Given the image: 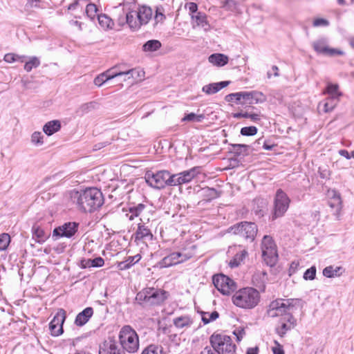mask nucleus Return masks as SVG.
<instances>
[{
    "mask_svg": "<svg viewBox=\"0 0 354 354\" xmlns=\"http://www.w3.org/2000/svg\"><path fill=\"white\" fill-rule=\"evenodd\" d=\"M71 197L78 209L84 212H95L104 204L102 193L95 187L73 191L71 192Z\"/></svg>",
    "mask_w": 354,
    "mask_h": 354,
    "instance_id": "f257e3e1",
    "label": "nucleus"
},
{
    "mask_svg": "<svg viewBox=\"0 0 354 354\" xmlns=\"http://www.w3.org/2000/svg\"><path fill=\"white\" fill-rule=\"evenodd\" d=\"M152 16V9L149 6H142L134 12H127L124 18L119 17L118 23L120 26L127 24L132 31H137L142 26L147 24Z\"/></svg>",
    "mask_w": 354,
    "mask_h": 354,
    "instance_id": "f03ea898",
    "label": "nucleus"
},
{
    "mask_svg": "<svg viewBox=\"0 0 354 354\" xmlns=\"http://www.w3.org/2000/svg\"><path fill=\"white\" fill-rule=\"evenodd\" d=\"M259 292L252 287H246L236 291L232 297V303L237 307L249 310L255 308L259 303Z\"/></svg>",
    "mask_w": 354,
    "mask_h": 354,
    "instance_id": "7ed1b4c3",
    "label": "nucleus"
},
{
    "mask_svg": "<svg viewBox=\"0 0 354 354\" xmlns=\"http://www.w3.org/2000/svg\"><path fill=\"white\" fill-rule=\"evenodd\" d=\"M121 348L129 353H135L139 349V337L136 331L130 326L122 327L118 335Z\"/></svg>",
    "mask_w": 354,
    "mask_h": 354,
    "instance_id": "20e7f679",
    "label": "nucleus"
},
{
    "mask_svg": "<svg viewBox=\"0 0 354 354\" xmlns=\"http://www.w3.org/2000/svg\"><path fill=\"white\" fill-rule=\"evenodd\" d=\"M168 295V292L164 290L146 288L138 292L136 299L145 305H160L167 299Z\"/></svg>",
    "mask_w": 354,
    "mask_h": 354,
    "instance_id": "39448f33",
    "label": "nucleus"
},
{
    "mask_svg": "<svg viewBox=\"0 0 354 354\" xmlns=\"http://www.w3.org/2000/svg\"><path fill=\"white\" fill-rule=\"evenodd\" d=\"M212 347L218 354H236V345L230 336L224 333H214L209 337Z\"/></svg>",
    "mask_w": 354,
    "mask_h": 354,
    "instance_id": "423d86ee",
    "label": "nucleus"
},
{
    "mask_svg": "<svg viewBox=\"0 0 354 354\" xmlns=\"http://www.w3.org/2000/svg\"><path fill=\"white\" fill-rule=\"evenodd\" d=\"M145 178L150 187L157 189H163L166 186H174L173 174L167 170H161L156 173L147 171Z\"/></svg>",
    "mask_w": 354,
    "mask_h": 354,
    "instance_id": "0eeeda50",
    "label": "nucleus"
},
{
    "mask_svg": "<svg viewBox=\"0 0 354 354\" xmlns=\"http://www.w3.org/2000/svg\"><path fill=\"white\" fill-rule=\"evenodd\" d=\"M299 303L297 299H277L270 302L268 313L272 317L283 316L286 314H290L289 312Z\"/></svg>",
    "mask_w": 354,
    "mask_h": 354,
    "instance_id": "6e6552de",
    "label": "nucleus"
},
{
    "mask_svg": "<svg viewBox=\"0 0 354 354\" xmlns=\"http://www.w3.org/2000/svg\"><path fill=\"white\" fill-rule=\"evenodd\" d=\"M262 257L265 263L272 267L278 261L277 245L270 236L265 235L261 242Z\"/></svg>",
    "mask_w": 354,
    "mask_h": 354,
    "instance_id": "1a4fd4ad",
    "label": "nucleus"
},
{
    "mask_svg": "<svg viewBox=\"0 0 354 354\" xmlns=\"http://www.w3.org/2000/svg\"><path fill=\"white\" fill-rule=\"evenodd\" d=\"M195 246L192 245L189 250H183L180 252H175L165 257L160 262V268H168L174 265L181 263L191 259L194 255Z\"/></svg>",
    "mask_w": 354,
    "mask_h": 354,
    "instance_id": "9d476101",
    "label": "nucleus"
},
{
    "mask_svg": "<svg viewBox=\"0 0 354 354\" xmlns=\"http://www.w3.org/2000/svg\"><path fill=\"white\" fill-rule=\"evenodd\" d=\"M230 232L252 243L257 234L258 229L254 223L244 221L231 227Z\"/></svg>",
    "mask_w": 354,
    "mask_h": 354,
    "instance_id": "9b49d317",
    "label": "nucleus"
},
{
    "mask_svg": "<svg viewBox=\"0 0 354 354\" xmlns=\"http://www.w3.org/2000/svg\"><path fill=\"white\" fill-rule=\"evenodd\" d=\"M290 203V199L288 195L281 189H278L274 198L272 220L283 216L288 210Z\"/></svg>",
    "mask_w": 354,
    "mask_h": 354,
    "instance_id": "f8f14e48",
    "label": "nucleus"
},
{
    "mask_svg": "<svg viewBox=\"0 0 354 354\" xmlns=\"http://www.w3.org/2000/svg\"><path fill=\"white\" fill-rule=\"evenodd\" d=\"M213 283L223 295H228L236 288L235 282L223 274L214 275L213 277Z\"/></svg>",
    "mask_w": 354,
    "mask_h": 354,
    "instance_id": "ddd939ff",
    "label": "nucleus"
},
{
    "mask_svg": "<svg viewBox=\"0 0 354 354\" xmlns=\"http://www.w3.org/2000/svg\"><path fill=\"white\" fill-rule=\"evenodd\" d=\"M201 171L200 167H194L190 169L173 174L174 186L181 185L191 182Z\"/></svg>",
    "mask_w": 354,
    "mask_h": 354,
    "instance_id": "4468645a",
    "label": "nucleus"
},
{
    "mask_svg": "<svg viewBox=\"0 0 354 354\" xmlns=\"http://www.w3.org/2000/svg\"><path fill=\"white\" fill-rule=\"evenodd\" d=\"M79 224L75 222H67L55 227L53 232V237L71 238L77 232Z\"/></svg>",
    "mask_w": 354,
    "mask_h": 354,
    "instance_id": "2eb2a0df",
    "label": "nucleus"
},
{
    "mask_svg": "<svg viewBox=\"0 0 354 354\" xmlns=\"http://www.w3.org/2000/svg\"><path fill=\"white\" fill-rule=\"evenodd\" d=\"M297 321L292 314H286L281 317L279 321L278 325L275 328L276 333L280 336L283 337L286 333L295 327Z\"/></svg>",
    "mask_w": 354,
    "mask_h": 354,
    "instance_id": "dca6fc26",
    "label": "nucleus"
},
{
    "mask_svg": "<svg viewBox=\"0 0 354 354\" xmlns=\"http://www.w3.org/2000/svg\"><path fill=\"white\" fill-rule=\"evenodd\" d=\"M66 313L60 309L49 324V329L53 336L57 337L63 333V324L65 321Z\"/></svg>",
    "mask_w": 354,
    "mask_h": 354,
    "instance_id": "f3484780",
    "label": "nucleus"
},
{
    "mask_svg": "<svg viewBox=\"0 0 354 354\" xmlns=\"http://www.w3.org/2000/svg\"><path fill=\"white\" fill-rule=\"evenodd\" d=\"M141 223L138 224L136 232L133 234L135 241H151L153 239V234L150 229L145 225V221L148 222L149 218L145 217L140 218Z\"/></svg>",
    "mask_w": 354,
    "mask_h": 354,
    "instance_id": "a211bd4d",
    "label": "nucleus"
},
{
    "mask_svg": "<svg viewBox=\"0 0 354 354\" xmlns=\"http://www.w3.org/2000/svg\"><path fill=\"white\" fill-rule=\"evenodd\" d=\"M313 46L314 50L317 53L319 54H323L329 56H334L335 55H344V52L340 50L329 48L327 45V41L326 39H320L317 41H314L313 44Z\"/></svg>",
    "mask_w": 354,
    "mask_h": 354,
    "instance_id": "6ab92c4d",
    "label": "nucleus"
},
{
    "mask_svg": "<svg viewBox=\"0 0 354 354\" xmlns=\"http://www.w3.org/2000/svg\"><path fill=\"white\" fill-rule=\"evenodd\" d=\"M266 100V96L261 91H243V102L242 104H261L265 102Z\"/></svg>",
    "mask_w": 354,
    "mask_h": 354,
    "instance_id": "aec40b11",
    "label": "nucleus"
},
{
    "mask_svg": "<svg viewBox=\"0 0 354 354\" xmlns=\"http://www.w3.org/2000/svg\"><path fill=\"white\" fill-rule=\"evenodd\" d=\"M99 354H125V352L119 347L115 340L109 339L104 341L100 346Z\"/></svg>",
    "mask_w": 354,
    "mask_h": 354,
    "instance_id": "412c9836",
    "label": "nucleus"
},
{
    "mask_svg": "<svg viewBox=\"0 0 354 354\" xmlns=\"http://www.w3.org/2000/svg\"><path fill=\"white\" fill-rule=\"evenodd\" d=\"M93 315V309L91 307L84 308L82 312L79 313L75 319V324L77 326H83L85 325Z\"/></svg>",
    "mask_w": 354,
    "mask_h": 354,
    "instance_id": "4be33fe9",
    "label": "nucleus"
},
{
    "mask_svg": "<svg viewBox=\"0 0 354 354\" xmlns=\"http://www.w3.org/2000/svg\"><path fill=\"white\" fill-rule=\"evenodd\" d=\"M230 83V81H223L220 82L211 83L203 86L202 88V91L206 93L207 95H212L216 93L222 88L228 86Z\"/></svg>",
    "mask_w": 354,
    "mask_h": 354,
    "instance_id": "5701e85b",
    "label": "nucleus"
},
{
    "mask_svg": "<svg viewBox=\"0 0 354 354\" xmlns=\"http://www.w3.org/2000/svg\"><path fill=\"white\" fill-rule=\"evenodd\" d=\"M192 19L197 26L201 27L204 30H209L210 25L207 21L206 14L201 12H196V15H192Z\"/></svg>",
    "mask_w": 354,
    "mask_h": 354,
    "instance_id": "b1692460",
    "label": "nucleus"
},
{
    "mask_svg": "<svg viewBox=\"0 0 354 354\" xmlns=\"http://www.w3.org/2000/svg\"><path fill=\"white\" fill-rule=\"evenodd\" d=\"M268 281V275L265 271H258L252 277L254 286L261 290H264Z\"/></svg>",
    "mask_w": 354,
    "mask_h": 354,
    "instance_id": "393cba45",
    "label": "nucleus"
},
{
    "mask_svg": "<svg viewBox=\"0 0 354 354\" xmlns=\"http://www.w3.org/2000/svg\"><path fill=\"white\" fill-rule=\"evenodd\" d=\"M97 21L100 28L105 31L113 28L114 22L113 19L106 14L101 13L97 15Z\"/></svg>",
    "mask_w": 354,
    "mask_h": 354,
    "instance_id": "a878e982",
    "label": "nucleus"
},
{
    "mask_svg": "<svg viewBox=\"0 0 354 354\" xmlns=\"http://www.w3.org/2000/svg\"><path fill=\"white\" fill-rule=\"evenodd\" d=\"M61 129V123L59 120H55L46 122L43 127V131L47 136H52L59 131Z\"/></svg>",
    "mask_w": 354,
    "mask_h": 354,
    "instance_id": "bb28decb",
    "label": "nucleus"
},
{
    "mask_svg": "<svg viewBox=\"0 0 354 354\" xmlns=\"http://www.w3.org/2000/svg\"><path fill=\"white\" fill-rule=\"evenodd\" d=\"M228 57L221 53H214L211 55L208 61L214 66H223L228 62Z\"/></svg>",
    "mask_w": 354,
    "mask_h": 354,
    "instance_id": "cd10ccee",
    "label": "nucleus"
},
{
    "mask_svg": "<svg viewBox=\"0 0 354 354\" xmlns=\"http://www.w3.org/2000/svg\"><path fill=\"white\" fill-rule=\"evenodd\" d=\"M173 323L178 328H188L193 324V319L189 315H183L174 318Z\"/></svg>",
    "mask_w": 354,
    "mask_h": 354,
    "instance_id": "c85d7f7f",
    "label": "nucleus"
},
{
    "mask_svg": "<svg viewBox=\"0 0 354 354\" xmlns=\"http://www.w3.org/2000/svg\"><path fill=\"white\" fill-rule=\"evenodd\" d=\"M32 238L36 242L42 243L48 237V235L39 225L35 224L32 227Z\"/></svg>",
    "mask_w": 354,
    "mask_h": 354,
    "instance_id": "c756f323",
    "label": "nucleus"
},
{
    "mask_svg": "<svg viewBox=\"0 0 354 354\" xmlns=\"http://www.w3.org/2000/svg\"><path fill=\"white\" fill-rule=\"evenodd\" d=\"M140 259V254L130 256L128 257L124 261L120 262L118 266L120 268V270H127L129 269L133 265H135L136 263H138Z\"/></svg>",
    "mask_w": 354,
    "mask_h": 354,
    "instance_id": "7c9ffc66",
    "label": "nucleus"
},
{
    "mask_svg": "<svg viewBox=\"0 0 354 354\" xmlns=\"http://www.w3.org/2000/svg\"><path fill=\"white\" fill-rule=\"evenodd\" d=\"M324 94H327L333 98L339 99L342 93L339 91V86L337 84L328 83L326 89L323 91Z\"/></svg>",
    "mask_w": 354,
    "mask_h": 354,
    "instance_id": "2f4dec72",
    "label": "nucleus"
},
{
    "mask_svg": "<svg viewBox=\"0 0 354 354\" xmlns=\"http://www.w3.org/2000/svg\"><path fill=\"white\" fill-rule=\"evenodd\" d=\"M248 255V252L245 249H241L236 252L233 259L230 261V266L231 268H236L239 266L241 262L245 259Z\"/></svg>",
    "mask_w": 354,
    "mask_h": 354,
    "instance_id": "473e14b6",
    "label": "nucleus"
},
{
    "mask_svg": "<svg viewBox=\"0 0 354 354\" xmlns=\"http://www.w3.org/2000/svg\"><path fill=\"white\" fill-rule=\"evenodd\" d=\"M201 194L204 198V200L206 201H210L220 196L219 192L216 189L208 187H204L201 189Z\"/></svg>",
    "mask_w": 354,
    "mask_h": 354,
    "instance_id": "72a5a7b5",
    "label": "nucleus"
},
{
    "mask_svg": "<svg viewBox=\"0 0 354 354\" xmlns=\"http://www.w3.org/2000/svg\"><path fill=\"white\" fill-rule=\"evenodd\" d=\"M342 270V268L340 266L334 267L333 266H329L323 270V275L328 278L339 277L342 274V272H340Z\"/></svg>",
    "mask_w": 354,
    "mask_h": 354,
    "instance_id": "f704fd0d",
    "label": "nucleus"
},
{
    "mask_svg": "<svg viewBox=\"0 0 354 354\" xmlns=\"http://www.w3.org/2000/svg\"><path fill=\"white\" fill-rule=\"evenodd\" d=\"M145 208V205L142 203H140L136 206L130 207L129 209V213H127L126 216L129 218L130 221H132L134 219L135 217L141 215Z\"/></svg>",
    "mask_w": 354,
    "mask_h": 354,
    "instance_id": "c9c22d12",
    "label": "nucleus"
},
{
    "mask_svg": "<svg viewBox=\"0 0 354 354\" xmlns=\"http://www.w3.org/2000/svg\"><path fill=\"white\" fill-rule=\"evenodd\" d=\"M161 43L160 41L156 39H151L147 41L143 46L142 50L145 52H155L159 50L161 47Z\"/></svg>",
    "mask_w": 354,
    "mask_h": 354,
    "instance_id": "e433bc0d",
    "label": "nucleus"
},
{
    "mask_svg": "<svg viewBox=\"0 0 354 354\" xmlns=\"http://www.w3.org/2000/svg\"><path fill=\"white\" fill-rule=\"evenodd\" d=\"M24 62V68L26 72H30L32 68H37L41 64L39 59L36 56L28 57V60L27 61L26 59Z\"/></svg>",
    "mask_w": 354,
    "mask_h": 354,
    "instance_id": "4c0bfd02",
    "label": "nucleus"
},
{
    "mask_svg": "<svg viewBox=\"0 0 354 354\" xmlns=\"http://www.w3.org/2000/svg\"><path fill=\"white\" fill-rule=\"evenodd\" d=\"M141 354H166L163 351V347L161 345L150 344L142 351Z\"/></svg>",
    "mask_w": 354,
    "mask_h": 354,
    "instance_id": "58836bf2",
    "label": "nucleus"
},
{
    "mask_svg": "<svg viewBox=\"0 0 354 354\" xmlns=\"http://www.w3.org/2000/svg\"><path fill=\"white\" fill-rule=\"evenodd\" d=\"M233 118H250L252 122H257L261 120L260 113H250L248 112H239L233 113Z\"/></svg>",
    "mask_w": 354,
    "mask_h": 354,
    "instance_id": "ea45409f",
    "label": "nucleus"
},
{
    "mask_svg": "<svg viewBox=\"0 0 354 354\" xmlns=\"http://www.w3.org/2000/svg\"><path fill=\"white\" fill-rule=\"evenodd\" d=\"M339 102V99L333 98L330 97H327L324 102V111L325 113L332 111Z\"/></svg>",
    "mask_w": 354,
    "mask_h": 354,
    "instance_id": "a19ab883",
    "label": "nucleus"
},
{
    "mask_svg": "<svg viewBox=\"0 0 354 354\" xmlns=\"http://www.w3.org/2000/svg\"><path fill=\"white\" fill-rule=\"evenodd\" d=\"M249 145L235 144L232 145V151L238 156H245L248 154Z\"/></svg>",
    "mask_w": 354,
    "mask_h": 354,
    "instance_id": "79ce46f5",
    "label": "nucleus"
},
{
    "mask_svg": "<svg viewBox=\"0 0 354 354\" xmlns=\"http://www.w3.org/2000/svg\"><path fill=\"white\" fill-rule=\"evenodd\" d=\"M115 68L116 67L115 66L111 68H109V69L106 70V71H104V73H107V75H108L109 76L113 75V79L117 77H120V76H123V75H131V76L133 77V73L136 71L135 69H129L126 71H115V72L113 71L115 69Z\"/></svg>",
    "mask_w": 354,
    "mask_h": 354,
    "instance_id": "37998d69",
    "label": "nucleus"
},
{
    "mask_svg": "<svg viewBox=\"0 0 354 354\" xmlns=\"http://www.w3.org/2000/svg\"><path fill=\"white\" fill-rule=\"evenodd\" d=\"M119 6H122L125 15L129 12H134L136 8V0H122Z\"/></svg>",
    "mask_w": 354,
    "mask_h": 354,
    "instance_id": "c03bdc74",
    "label": "nucleus"
},
{
    "mask_svg": "<svg viewBox=\"0 0 354 354\" xmlns=\"http://www.w3.org/2000/svg\"><path fill=\"white\" fill-rule=\"evenodd\" d=\"M27 58L25 55H19L15 53H7L4 55V61L8 63H13L15 62H24Z\"/></svg>",
    "mask_w": 354,
    "mask_h": 354,
    "instance_id": "a18cd8bd",
    "label": "nucleus"
},
{
    "mask_svg": "<svg viewBox=\"0 0 354 354\" xmlns=\"http://www.w3.org/2000/svg\"><path fill=\"white\" fill-rule=\"evenodd\" d=\"M113 79V75H107V73L104 72L100 73L94 79V84L98 87L102 86L104 83Z\"/></svg>",
    "mask_w": 354,
    "mask_h": 354,
    "instance_id": "49530a36",
    "label": "nucleus"
},
{
    "mask_svg": "<svg viewBox=\"0 0 354 354\" xmlns=\"http://www.w3.org/2000/svg\"><path fill=\"white\" fill-rule=\"evenodd\" d=\"M86 14L91 20H94L95 17H97L98 9L97 6L94 3H88L86 7Z\"/></svg>",
    "mask_w": 354,
    "mask_h": 354,
    "instance_id": "de8ad7c7",
    "label": "nucleus"
},
{
    "mask_svg": "<svg viewBox=\"0 0 354 354\" xmlns=\"http://www.w3.org/2000/svg\"><path fill=\"white\" fill-rule=\"evenodd\" d=\"M218 313L213 311L212 313L206 312L202 314V321L205 324L216 320L218 317Z\"/></svg>",
    "mask_w": 354,
    "mask_h": 354,
    "instance_id": "09e8293b",
    "label": "nucleus"
},
{
    "mask_svg": "<svg viewBox=\"0 0 354 354\" xmlns=\"http://www.w3.org/2000/svg\"><path fill=\"white\" fill-rule=\"evenodd\" d=\"M204 119H205V115L203 114L196 115L194 113H190L186 114L184 116V118L182 119V121L201 122Z\"/></svg>",
    "mask_w": 354,
    "mask_h": 354,
    "instance_id": "8fccbe9b",
    "label": "nucleus"
},
{
    "mask_svg": "<svg viewBox=\"0 0 354 354\" xmlns=\"http://www.w3.org/2000/svg\"><path fill=\"white\" fill-rule=\"evenodd\" d=\"M225 100L228 102H236V103H241V100H243V91L228 94L225 96Z\"/></svg>",
    "mask_w": 354,
    "mask_h": 354,
    "instance_id": "3c124183",
    "label": "nucleus"
},
{
    "mask_svg": "<svg viewBox=\"0 0 354 354\" xmlns=\"http://www.w3.org/2000/svg\"><path fill=\"white\" fill-rule=\"evenodd\" d=\"M31 142L37 146H41L44 143V136L40 131H35L31 135Z\"/></svg>",
    "mask_w": 354,
    "mask_h": 354,
    "instance_id": "603ef678",
    "label": "nucleus"
},
{
    "mask_svg": "<svg viewBox=\"0 0 354 354\" xmlns=\"http://www.w3.org/2000/svg\"><path fill=\"white\" fill-rule=\"evenodd\" d=\"M10 242V237L8 234L3 233L0 234V250L7 249Z\"/></svg>",
    "mask_w": 354,
    "mask_h": 354,
    "instance_id": "864d4df0",
    "label": "nucleus"
},
{
    "mask_svg": "<svg viewBox=\"0 0 354 354\" xmlns=\"http://www.w3.org/2000/svg\"><path fill=\"white\" fill-rule=\"evenodd\" d=\"M257 128L254 126L245 127L241 128V134L245 136H254L257 133Z\"/></svg>",
    "mask_w": 354,
    "mask_h": 354,
    "instance_id": "5fc2aeb1",
    "label": "nucleus"
},
{
    "mask_svg": "<svg viewBox=\"0 0 354 354\" xmlns=\"http://www.w3.org/2000/svg\"><path fill=\"white\" fill-rule=\"evenodd\" d=\"M335 198H336L335 201H333V200L329 201L328 205L331 208L335 209L337 212H339L342 208L341 196H337Z\"/></svg>",
    "mask_w": 354,
    "mask_h": 354,
    "instance_id": "6e6d98bb",
    "label": "nucleus"
},
{
    "mask_svg": "<svg viewBox=\"0 0 354 354\" xmlns=\"http://www.w3.org/2000/svg\"><path fill=\"white\" fill-rule=\"evenodd\" d=\"M315 275L316 268L315 266H312L306 270L304 274V278L306 280H313L315 278Z\"/></svg>",
    "mask_w": 354,
    "mask_h": 354,
    "instance_id": "4d7b16f0",
    "label": "nucleus"
},
{
    "mask_svg": "<svg viewBox=\"0 0 354 354\" xmlns=\"http://www.w3.org/2000/svg\"><path fill=\"white\" fill-rule=\"evenodd\" d=\"M165 19V15L163 14L162 8H156V14L154 16V20L156 24L163 22Z\"/></svg>",
    "mask_w": 354,
    "mask_h": 354,
    "instance_id": "13d9d810",
    "label": "nucleus"
},
{
    "mask_svg": "<svg viewBox=\"0 0 354 354\" xmlns=\"http://www.w3.org/2000/svg\"><path fill=\"white\" fill-rule=\"evenodd\" d=\"M222 8L227 10H234L236 9V2L234 0H225L222 2Z\"/></svg>",
    "mask_w": 354,
    "mask_h": 354,
    "instance_id": "bf43d9fd",
    "label": "nucleus"
},
{
    "mask_svg": "<svg viewBox=\"0 0 354 354\" xmlns=\"http://www.w3.org/2000/svg\"><path fill=\"white\" fill-rule=\"evenodd\" d=\"M329 25V21L325 19L317 18L315 19L313 21V26L315 27L318 26H328Z\"/></svg>",
    "mask_w": 354,
    "mask_h": 354,
    "instance_id": "052dcab7",
    "label": "nucleus"
},
{
    "mask_svg": "<svg viewBox=\"0 0 354 354\" xmlns=\"http://www.w3.org/2000/svg\"><path fill=\"white\" fill-rule=\"evenodd\" d=\"M92 267L100 268L104 266V261L102 257H97L91 260Z\"/></svg>",
    "mask_w": 354,
    "mask_h": 354,
    "instance_id": "680f3d73",
    "label": "nucleus"
},
{
    "mask_svg": "<svg viewBox=\"0 0 354 354\" xmlns=\"http://www.w3.org/2000/svg\"><path fill=\"white\" fill-rule=\"evenodd\" d=\"M299 266V263L298 261H292L290 265L288 270L289 275L291 276L293 274H295L297 270H298V268Z\"/></svg>",
    "mask_w": 354,
    "mask_h": 354,
    "instance_id": "e2e57ef3",
    "label": "nucleus"
},
{
    "mask_svg": "<svg viewBox=\"0 0 354 354\" xmlns=\"http://www.w3.org/2000/svg\"><path fill=\"white\" fill-rule=\"evenodd\" d=\"M186 7L188 8L191 15H196L198 10V6L196 3L189 2L187 4Z\"/></svg>",
    "mask_w": 354,
    "mask_h": 354,
    "instance_id": "0e129e2a",
    "label": "nucleus"
},
{
    "mask_svg": "<svg viewBox=\"0 0 354 354\" xmlns=\"http://www.w3.org/2000/svg\"><path fill=\"white\" fill-rule=\"evenodd\" d=\"M92 108H93V103L89 102L82 104L80 107V111H81L82 113H87Z\"/></svg>",
    "mask_w": 354,
    "mask_h": 354,
    "instance_id": "69168bd1",
    "label": "nucleus"
},
{
    "mask_svg": "<svg viewBox=\"0 0 354 354\" xmlns=\"http://www.w3.org/2000/svg\"><path fill=\"white\" fill-rule=\"evenodd\" d=\"M276 346L272 347V352L274 354H284V351L281 345L277 341H274Z\"/></svg>",
    "mask_w": 354,
    "mask_h": 354,
    "instance_id": "338daca9",
    "label": "nucleus"
},
{
    "mask_svg": "<svg viewBox=\"0 0 354 354\" xmlns=\"http://www.w3.org/2000/svg\"><path fill=\"white\" fill-rule=\"evenodd\" d=\"M234 334L236 335L237 341H241L245 334V331L242 328L236 329L234 331Z\"/></svg>",
    "mask_w": 354,
    "mask_h": 354,
    "instance_id": "774afa93",
    "label": "nucleus"
}]
</instances>
